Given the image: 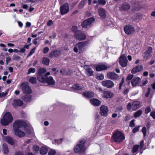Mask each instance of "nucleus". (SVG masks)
<instances>
[{"instance_id": "f257e3e1", "label": "nucleus", "mask_w": 155, "mask_h": 155, "mask_svg": "<svg viewBox=\"0 0 155 155\" xmlns=\"http://www.w3.org/2000/svg\"><path fill=\"white\" fill-rule=\"evenodd\" d=\"M112 139L116 142L120 143L125 139V136L122 133L119 131H116L112 136Z\"/></svg>"}, {"instance_id": "f03ea898", "label": "nucleus", "mask_w": 155, "mask_h": 155, "mask_svg": "<svg viewBox=\"0 0 155 155\" xmlns=\"http://www.w3.org/2000/svg\"><path fill=\"white\" fill-rule=\"evenodd\" d=\"M12 120L13 118L11 114L7 112L4 115L3 118L1 119V123L2 125L7 126L12 121Z\"/></svg>"}, {"instance_id": "7ed1b4c3", "label": "nucleus", "mask_w": 155, "mask_h": 155, "mask_svg": "<svg viewBox=\"0 0 155 155\" xmlns=\"http://www.w3.org/2000/svg\"><path fill=\"white\" fill-rule=\"evenodd\" d=\"M85 141L84 140H82L80 141L79 143L78 144L74 147V150L75 153H81L84 152L85 150L84 144Z\"/></svg>"}, {"instance_id": "20e7f679", "label": "nucleus", "mask_w": 155, "mask_h": 155, "mask_svg": "<svg viewBox=\"0 0 155 155\" xmlns=\"http://www.w3.org/2000/svg\"><path fill=\"white\" fill-rule=\"evenodd\" d=\"M94 21L95 19L93 17L88 18L81 23V26L83 28H89L91 26Z\"/></svg>"}, {"instance_id": "39448f33", "label": "nucleus", "mask_w": 155, "mask_h": 155, "mask_svg": "<svg viewBox=\"0 0 155 155\" xmlns=\"http://www.w3.org/2000/svg\"><path fill=\"white\" fill-rule=\"evenodd\" d=\"M26 125V123L25 122L21 120H17L14 123L13 126L14 130H16L23 127L25 128Z\"/></svg>"}, {"instance_id": "423d86ee", "label": "nucleus", "mask_w": 155, "mask_h": 155, "mask_svg": "<svg viewBox=\"0 0 155 155\" xmlns=\"http://www.w3.org/2000/svg\"><path fill=\"white\" fill-rule=\"evenodd\" d=\"M87 43V41L79 42L74 48V51L75 52H78L79 50V52H82L84 49V47L86 45Z\"/></svg>"}, {"instance_id": "0eeeda50", "label": "nucleus", "mask_w": 155, "mask_h": 155, "mask_svg": "<svg viewBox=\"0 0 155 155\" xmlns=\"http://www.w3.org/2000/svg\"><path fill=\"white\" fill-rule=\"evenodd\" d=\"M38 77L37 79L40 82L43 81L44 75L43 74H45L46 71L47 70L45 68H41L39 69L38 71Z\"/></svg>"}, {"instance_id": "6e6552de", "label": "nucleus", "mask_w": 155, "mask_h": 155, "mask_svg": "<svg viewBox=\"0 0 155 155\" xmlns=\"http://www.w3.org/2000/svg\"><path fill=\"white\" fill-rule=\"evenodd\" d=\"M127 61L126 56L125 54H122L120 56L119 62L122 67H126L127 65Z\"/></svg>"}, {"instance_id": "1a4fd4ad", "label": "nucleus", "mask_w": 155, "mask_h": 155, "mask_svg": "<svg viewBox=\"0 0 155 155\" xmlns=\"http://www.w3.org/2000/svg\"><path fill=\"white\" fill-rule=\"evenodd\" d=\"M74 36L76 39L80 41L83 40L86 38L85 35L81 30L79 31L75 34H74Z\"/></svg>"}, {"instance_id": "9d476101", "label": "nucleus", "mask_w": 155, "mask_h": 155, "mask_svg": "<svg viewBox=\"0 0 155 155\" xmlns=\"http://www.w3.org/2000/svg\"><path fill=\"white\" fill-rule=\"evenodd\" d=\"M43 81L40 82L43 83H47L48 85H54L55 84V81L51 76H49L46 78H44Z\"/></svg>"}, {"instance_id": "9b49d317", "label": "nucleus", "mask_w": 155, "mask_h": 155, "mask_svg": "<svg viewBox=\"0 0 155 155\" xmlns=\"http://www.w3.org/2000/svg\"><path fill=\"white\" fill-rule=\"evenodd\" d=\"M69 11V5L68 3H65L60 7V12L61 15L67 14Z\"/></svg>"}, {"instance_id": "f8f14e48", "label": "nucleus", "mask_w": 155, "mask_h": 155, "mask_svg": "<svg viewBox=\"0 0 155 155\" xmlns=\"http://www.w3.org/2000/svg\"><path fill=\"white\" fill-rule=\"evenodd\" d=\"M22 90L25 94H29L32 92L31 87L27 84H22Z\"/></svg>"}, {"instance_id": "ddd939ff", "label": "nucleus", "mask_w": 155, "mask_h": 155, "mask_svg": "<svg viewBox=\"0 0 155 155\" xmlns=\"http://www.w3.org/2000/svg\"><path fill=\"white\" fill-rule=\"evenodd\" d=\"M102 85L104 87L108 88L112 87L114 85L113 82L110 80H106L103 81L101 82Z\"/></svg>"}, {"instance_id": "4468645a", "label": "nucleus", "mask_w": 155, "mask_h": 155, "mask_svg": "<svg viewBox=\"0 0 155 155\" xmlns=\"http://www.w3.org/2000/svg\"><path fill=\"white\" fill-rule=\"evenodd\" d=\"M124 31L127 34L129 35L133 33L134 31V30L132 26L128 25L124 27Z\"/></svg>"}, {"instance_id": "2eb2a0df", "label": "nucleus", "mask_w": 155, "mask_h": 155, "mask_svg": "<svg viewBox=\"0 0 155 155\" xmlns=\"http://www.w3.org/2000/svg\"><path fill=\"white\" fill-rule=\"evenodd\" d=\"M101 114L103 116H106L108 112L107 107L105 105H102L100 108Z\"/></svg>"}, {"instance_id": "dca6fc26", "label": "nucleus", "mask_w": 155, "mask_h": 155, "mask_svg": "<svg viewBox=\"0 0 155 155\" xmlns=\"http://www.w3.org/2000/svg\"><path fill=\"white\" fill-rule=\"evenodd\" d=\"M114 96L113 94L109 91H105L103 92V97L105 98H110Z\"/></svg>"}, {"instance_id": "f3484780", "label": "nucleus", "mask_w": 155, "mask_h": 155, "mask_svg": "<svg viewBox=\"0 0 155 155\" xmlns=\"http://www.w3.org/2000/svg\"><path fill=\"white\" fill-rule=\"evenodd\" d=\"M98 13L100 16L102 18H104L107 16L106 11L103 8H101L99 9Z\"/></svg>"}, {"instance_id": "a211bd4d", "label": "nucleus", "mask_w": 155, "mask_h": 155, "mask_svg": "<svg viewBox=\"0 0 155 155\" xmlns=\"http://www.w3.org/2000/svg\"><path fill=\"white\" fill-rule=\"evenodd\" d=\"M107 77L109 79L114 80L117 78L118 76L115 73L110 72L107 73Z\"/></svg>"}, {"instance_id": "6ab92c4d", "label": "nucleus", "mask_w": 155, "mask_h": 155, "mask_svg": "<svg viewBox=\"0 0 155 155\" xmlns=\"http://www.w3.org/2000/svg\"><path fill=\"white\" fill-rule=\"evenodd\" d=\"M60 54V51L58 50H54L50 53L49 55V57L50 58L57 57L59 56Z\"/></svg>"}, {"instance_id": "aec40b11", "label": "nucleus", "mask_w": 155, "mask_h": 155, "mask_svg": "<svg viewBox=\"0 0 155 155\" xmlns=\"http://www.w3.org/2000/svg\"><path fill=\"white\" fill-rule=\"evenodd\" d=\"M15 135L20 137H23L25 135V133L20 129L14 130Z\"/></svg>"}, {"instance_id": "412c9836", "label": "nucleus", "mask_w": 155, "mask_h": 155, "mask_svg": "<svg viewBox=\"0 0 155 155\" xmlns=\"http://www.w3.org/2000/svg\"><path fill=\"white\" fill-rule=\"evenodd\" d=\"M23 104L22 101L19 99H15L14 100L12 105L14 107H16V106H21Z\"/></svg>"}, {"instance_id": "4be33fe9", "label": "nucleus", "mask_w": 155, "mask_h": 155, "mask_svg": "<svg viewBox=\"0 0 155 155\" xmlns=\"http://www.w3.org/2000/svg\"><path fill=\"white\" fill-rule=\"evenodd\" d=\"M143 69V67L141 65H139L136 67L134 68L131 70V73L132 74H134L137 73L138 72L141 71Z\"/></svg>"}, {"instance_id": "5701e85b", "label": "nucleus", "mask_w": 155, "mask_h": 155, "mask_svg": "<svg viewBox=\"0 0 155 155\" xmlns=\"http://www.w3.org/2000/svg\"><path fill=\"white\" fill-rule=\"evenodd\" d=\"M140 78L136 77L133 78L131 81V84L133 87L135 86L138 84L140 82Z\"/></svg>"}, {"instance_id": "b1692460", "label": "nucleus", "mask_w": 155, "mask_h": 155, "mask_svg": "<svg viewBox=\"0 0 155 155\" xmlns=\"http://www.w3.org/2000/svg\"><path fill=\"white\" fill-rule=\"evenodd\" d=\"M140 103L139 101H134L132 104V109L133 110H135L140 107Z\"/></svg>"}, {"instance_id": "393cba45", "label": "nucleus", "mask_w": 155, "mask_h": 155, "mask_svg": "<svg viewBox=\"0 0 155 155\" xmlns=\"http://www.w3.org/2000/svg\"><path fill=\"white\" fill-rule=\"evenodd\" d=\"M5 140L8 143L11 145H13L15 144V142L13 139L9 136L6 137Z\"/></svg>"}, {"instance_id": "a878e982", "label": "nucleus", "mask_w": 155, "mask_h": 155, "mask_svg": "<svg viewBox=\"0 0 155 155\" xmlns=\"http://www.w3.org/2000/svg\"><path fill=\"white\" fill-rule=\"evenodd\" d=\"M107 65L105 64H101L97 65V71L107 69Z\"/></svg>"}, {"instance_id": "bb28decb", "label": "nucleus", "mask_w": 155, "mask_h": 155, "mask_svg": "<svg viewBox=\"0 0 155 155\" xmlns=\"http://www.w3.org/2000/svg\"><path fill=\"white\" fill-rule=\"evenodd\" d=\"M152 52V49L151 47H149L144 53V57L147 59L148 56L150 55Z\"/></svg>"}, {"instance_id": "cd10ccee", "label": "nucleus", "mask_w": 155, "mask_h": 155, "mask_svg": "<svg viewBox=\"0 0 155 155\" xmlns=\"http://www.w3.org/2000/svg\"><path fill=\"white\" fill-rule=\"evenodd\" d=\"M84 95L86 97L91 98L94 96V93L91 91L85 92L83 93Z\"/></svg>"}, {"instance_id": "c85d7f7f", "label": "nucleus", "mask_w": 155, "mask_h": 155, "mask_svg": "<svg viewBox=\"0 0 155 155\" xmlns=\"http://www.w3.org/2000/svg\"><path fill=\"white\" fill-rule=\"evenodd\" d=\"M130 6L127 3H125L120 7V9L121 10L125 11L128 10L130 8Z\"/></svg>"}, {"instance_id": "c756f323", "label": "nucleus", "mask_w": 155, "mask_h": 155, "mask_svg": "<svg viewBox=\"0 0 155 155\" xmlns=\"http://www.w3.org/2000/svg\"><path fill=\"white\" fill-rule=\"evenodd\" d=\"M2 151L4 154H7L9 152V150L7 145L6 144L3 145Z\"/></svg>"}, {"instance_id": "7c9ffc66", "label": "nucleus", "mask_w": 155, "mask_h": 155, "mask_svg": "<svg viewBox=\"0 0 155 155\" xmlns=\"http://www.w3.org/2000/svg\"><path fill=\"white\" fill-rule=\"evenodd\" d=\"M105 25L107 26H109L112 24L111 19L110 18H107L105 21Z\"/></svg>"}, {"instance_id": "2f4dec72", "label": "nucleus", "mask_w": 155, "mask_h": 155, "mask_svg": "<svg viewBox=\"0 0 155 155\" xmlns=\"http://www.w3.org/2000/svg\"><path fill=\"white\" fill-rule=\"evenodd\" d=\"M50 60L47 58L45 57L43 58L42 63L46 66H48L49 64Z\"/></svg>"}, {"instance_id": "473e14b6", "label": "nucleus", "mask_w": 155, "mask_h": 155, "mask_svg": "<svg viewBox=\"0 0 155 155\" xmlns=\"http://www.w3.org/2000/svg\"><path fill=\"white\" fill-rule=\"evenodd\" d=\"M86 0H82L80 2L78 6V9H81L83 8L85 5L86 2Z\"/></svg>"}, {"instance_id": "72a5a7b5", "label": "nucleus", "mask_w": 155, "mask_h": 155, "mask_svg": "<svg viewBox=\"0 0 155 155\" xmlns=\"http://www.w3.org/2000/svg\"><path fill=\"white\" fill-rule=\"evenodd\" d=\"M31 97L30 95H26L23 97V99L25 101L28 102L31 100Z\"/></svg>"}, {"instance_id": "f704fd0d", "label": "nucleus", "mask_w": 155, "mask_h": 155, "mask_svg": "<svg viewBox=\"0 0 155 155\" xmlns=\"http://www.w3.org/2000/svg\"><path fill=\"white\" fill-rule=\"evenodd\" d=\"M48 152V149L46 147H42L40 150V153L43 155L45 154Z\"/></svg>"}, {"instance_id": "c9c22d12", "label": "nucleus", "mask_w": 155, "mask_h": 155, "mask_svg": "<svg viewBox=\"0 0 155 155\" xmlns=\"http://www.w3.org/2000/svg\"><path fill=\"white\" fill-rule=\"evenodd\" d=\"M73 88L76 90H81L83 88L82 86L80 85L79 84H74L73 86Z\"/></svg>"}, {"instance_id": "e433bc0d", "label": "nucleus", "mask_w": 155, "mask_h": 155, "mask_svg": "<svg viewBox=\"0 0 155 155\" xmlns=\"http://www.w3.org/2000/svg\"><path fill=\"white\" fill-rule=\"evenodd\" d=\"M29 82L32 84H35L37 82V79L35 77H31L29 80Z\"/></svg>"}, {"instance_id": "4c0bfd02", "label": "nucleus", "mask_w": 155, "mask_h": 155, "mask_svg": "<svg viewBox=\"0 0 155 155\" xmlns=\"http://www.w3.org/2000/svg\"><path fill=\"white\" fill-rule=\"evenodd\" d=\"M142 114V111L141 110H139L136 112L134 115L135 118L138 117L140 116Z\"/></svg>"}, {"instance_id": "58836bf2", "label": "nucleus", "mask_w": 155, "mask_h": 155, "mask_svg": "<svg viewBox=\"0 0 155 155\" xmlns=\"http://www.w3.org/2000/svg\"><path fill=\"white\" fill-rule=\"evenodd\" d=\"M86 72L88 75L91 76L93 74V71L91 69L88 68L86 69Z\"/></svg>"}, {"instance_id": "ea45409f", "label": "nucleus", "mask_w": 155, "mask_h": 155, "mask_svg": "<svg viewBox=\"0 0 155 155\" xmlns=\"http://www.w3.org/2000/svg\"><path fill=\"white\" fill-rule=\"evenodd\" d=\"M91 103L94 106H97V99H91L90 100Z\"/></svg>"}, {"instance_id": "a19ab883", "label": "nucleus", "mask_w": 155, "mask_h": 155, "mask_svg": "<svg viewBox=\"0 0 155 155\" xmlns=\"http://www.w3.org/2000/svg\"><path fill=\"white\" fill-rule=\"evenodd\" d=\"M80 30H78L77 27L76 26H73L71 28L72 31L75 34Z\"/></svg>"}, {"instance_id": "79ce46f5", "label": "nucleus", "mask_w": 155, "mask_h": 155, "mask_svg": "<svg viewBox=\"0 0 155 155\" xmlns=\"http://www.w3.org/2000/svg\"><path fill=\"white\" fill-rule=\"evenodd\" d=\"M139 148V146L138 145H135L133 147L132 151L133 153H134L137 151Z\"/></svg>"}, {"instance_id": "37998d69", "label": "nucleus", "mask_w": 155, "mask_h": 155, "mask_svg": "<svg viewBox=\"0 0 155 155\" xmlns=\"http://www.w3.org/2000/svg\"><path fill=\"white\" fill-rule=\"evenodd\" d=\"M35 71L36 69L35 68H31L29 69L28 72L27 73V74H30L31 73H35Z\"/></svg>"}, {"instance_id": "c03bdc74", "label": "nucleus", "mask_w": 155, "mask_h": 155, "mask_svg": "<svg viewBox=\"0 0 155 155\" xmlns=\"http://www.w3.org/2000/svg\"><path fill=\"white\" fill-rule=\"evenodd\" d=\"M36 49V48L35 47L33 48V49H32L31 51H30V52L28 54L27 56V58H28L29 56H31V55L32 54L34 53L35 52V50Z\"/></svg>"}, {"instance_id": "a18cd8bd", "label": "nucleus", "mask_w": 155, "mask_h": 155, "mask_svg": "<svg viewBox=\"0 0 155 155\" xmlns=\"http://www.w3.org/2000/svg\"><path fill=\"white\" fill-rule=\"evenodd\" d=\"M106 0H98V3L103 5H104L106 4Z\"/></svg>"}, {"instance_id": "49530a36", "label": "nucleus", "mask_w": 155, "mask_h": 155, "mask_svg": "<svg viewBox=\"0 0 155 155\" xmlns=\"http://www.w3.org/2000/svg\"><path fill=\"white\" fill-rule=\"evenodd\" d=\"M40 148L39 146L37 145H34L33 147V150L36 152H37L39 150Z\"/></svg>"}, {"instance_id": "de8ad7c7", "label": "nucleus", "mask_w": 155, "mask_h": 155, "mask_svg": "<svg viewBox=\"0 0 155 155\" xmlns=\"http://www.w3.org/2000/svg\"><path fill=\"white\" fill-rule=\"evenodd\" d=\"M20 58L19 56L14 54L12 57V58L14 60H19Z\"/></svg>"}, {"instance_id": "09e8293b", "label": "nucleus", "mask_w": 155, "mask_h": 155, "mask_svg": "<svg viewBox=\"0 0 155 155\" xmlns=\"http://www.w3.org/2000/svg\"><path fill=\"white\" fill-rule=\"evenodd\" d=\"M140 127V126H138L134 128L132 130L133 133H135L138 131L139 130Z\"/></svg>"}, {"instance_id": "8fccbe9b", "label": "nucleus", "mask_w": 155, "mask_h": 155, "mask_svg": "<svg viewBox=\"0 0 155 155\" xmlns=\"http://www.w3.org/2000/svg\"><path fill=\"white\" fill-rule=\"evenodd\" d=\"M56 153L55 150H51L48 153V155H54Z\"/></svg>"}, {"instance_id": "3c124183", "label": "nucleus", "mask_w": 155, "mask_h": 155, "mask_svg": "<svg viewBox=\"0 0 155 155\" xmlns=\"http://www.w3.org/2000/svg\"><path fill=\"white\" fill-rule=\"evenodd\" d=\"M97 79L101 80H103L104 79V75L102 74H97Z\"/></svg>"}, {"instance_id": "603ef678", "label": "nucleus", "mask_w": 155, "mask_h": 155, "mask_svg": "<svg viewBox=\"0 0 155 155\" xmlns=\"http://www.w3.org/2000/svg\"><path fill=\"white\" fill-rule=\"evenodd\" d=\"M147 129L145 127H143L142 129V131L143 134V136H145L146 135Z\"/></svg>"}, {"instance_id": "864d4df0", "label": "nucleus", "mask_w": 155, "mask_h": 155, "mask_svg": "<svg viewBox=\"0 0 155 155\" xmlns=\"http://www.w3.org/2000/svg\"><path fill=\"white\" fill-rule=\"evenodd\" d=\"M49 51V48L48 47H45L43 50V52L44 54L47 53Z\"/></svg>"}, {"instance_id": "5fc2aeb1", "label": "nucleus", "mask_w": 155, "mask_h": 155, "mask_svg": "<svg viewBox=\"0 0 155 155\" xmlns=\"http://www.w3.org/2000/svg\"><path fill=\"white\" fill-rule=\"evenodd\" d=\"M129 92V89L128 88H125L123 91L124 95H126Z\"/></svg>"}, {"instance_id": "6e6d98bb", "label": "nucleus", "mask_w": 155, "mask_h": 155, "mask_svg": "<svg viewBox=\"0 0 155 155\" xmlns=\"http://www.w3.org/2000/svg\"><path fill=\"white\" fill-rule=\"evenodd\" d=\"M132 104L130 103H129L128 104L127 106V108L128 110H130L132 108Z\"/></svg>"}, {"instance_id": "4d7b16f0", "label": "nucleus", "mask_w": 155, "mask_h": 155, "mask_svg": "<svg viewBox=\"0 0 155 155\" xmlns=\"http://www.w3.org/2000/svg\"><path fill=\"white\" fill-rule=\"evenodd\" d=\"M151 111V109L150 107H147L145 110V113L147 114Z\"/></svg>"}, {"instance_id": "13d9d810", "label": "nucleus", "mask_w": 155, "mask_h": 155, "mask_svg": "<svg viewBox=\"0 0 155 155\" xmlns=\"http://www.w3.org/2000/svg\"><path fill=\"white\" fill-rule=\"evenodd\" d=\"M134 120H132L130 123L129 126L131 127H133L135 126L134 123Z\"/></svg>"}, {"instance_id": "bf43d9fd", "label": "nucleus", "mask_w": 155, "mask_h": 155, "mask_svg": "<svg viewBox=\"0 0 155 155\" xmlns=\"http://www.w3.org/2000/svg\"><path fill=\"white\" fill-rule=\"evenodd\" d=\"M133 76L134 75L133 74H129L128 75L126 79L128 80H130L133 77Z\"/></svg>"}, {"instance_id": "052dcab7", "label": "nucleus", "mask_w": 155, "mask_h": 155, "mask_svg": "<svg viewBox=\"0 0 155 155\" xmlns=\"http://www.w3.org/2000/svg\"><path fill=\"white\" fill-rule=\"evenodd\" d=\"M53 24V22L51 20H49L47 23V25L48 26L51 25Z\"/></svg>"}, {"instance_id": "680f3d73", "label": "nucleus", "mask_w": 155, "mask_h": 155, "mask_svg": "<svg viewBox=\"0 0 155 155\" xmlns=\"http://www.w3.org/2000/svg\"><path fill=\"white\" fill-rule=\"evenodd\" d=\"M150 115L154 119H155V111H153L150 113Z\"/></svg>"}, {"instance_id": "e2e57ef3", "label": "nucleus", "mask_w": 155, "mask_h": 155, "mask_svg": "<svg viewBox=\"0 0 155 155\" xmlns=\"http://www.w3.org/2000/svg\"><path fill=\"white\" fill-rule=\"evenodd\" d=\"M123 109L122 107L121 106H119L117 107L116 109L117 111H121Z\"/></svg>"}, {"instance_id": "0e129e2a", "label": "nucleus", "mask_w": 155, "mask_h": 155, "mask_svg": "<svg viewBox=\"0 0 155 155\" xmlns=\"http://www.w3.org/2000/svg\"><path fill=\"white\" fill-rule=\"evenodd\" d=\"M147 82H148V81L147 79H145L143 80V82H142L143 86H144L145 85H146L147 84Z\"/></svg>"}, {"instance_id": "69168bd1", "label": "nucleus", "mask_w": 155, "mask_h": 155, "mask_svg": "<svg viewBox=\"0 0 155 155\" xmlns=\"http://www.w3.org/2000/svg\"><path fill=\"white\" fill-rule=\"evenodd\" d=\"M143 140H142L140 142V149H142L143 145Z\"/></svg>"}, {"instance_id": "338daca9", "label": "nucleus", "mask_w": 155, "mask_h": 155, "mask_svg": "<svg viewBox=\"0 0 155 155\" xmlns=\"http://www.w3.org/2000/svg\"><path fill=\"white\" fill-rule=\"evenodd\" d=\"M150 88H148L147 89V91L145 94V96L146 97H147L150 94Z\"/></svg>"}, {"instance_id": "774afa93", "label": "nucleus", "mask_w": 155, "mask_h": 155, "mask_svg": "<svg viewBox=\"0 0 155 155\" xmlns=\"http://www.w3.org/2000/svg\"><path fill=\"white\" fill-rule=\"evenodd\" d=\"M26 51L25 49L24 48H22L19 51V52H21L22 53H24Z\"/></svg>"}]
</instances>
